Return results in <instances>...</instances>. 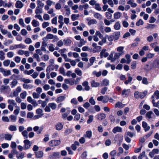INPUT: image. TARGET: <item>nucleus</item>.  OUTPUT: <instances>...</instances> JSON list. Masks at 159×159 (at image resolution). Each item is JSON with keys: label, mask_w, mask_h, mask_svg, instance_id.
<instances>
[{"label": "nucleus", "mask_w": 159, "mask_h": 159, "mask_svg": "<svg viewBox=\"0 0 159 159\" xmlns=\"http://www.w3.org/2000/svg\"><path fill=\"white\" fill-rule=\"evenodd\" d=\"M64 44L66 46H68L70 45L72 42L71 40L69 39H64L63 40Z\"/></svg>", "instance_id": "obj_23"}, {"label": "nucleus", "mask_w": 159, "mask_h": 159, "mask_svg": "<svg viewBox=\"0 0 159 159\" xmlns=\"http://www.w3.org/2000/svg\"><path fill=\"white\" fill-rule=\"evenodd\" d=\"M96 116L99 120H102L105 118L106 116L104 113H101L97 115Z\"/></svg>", "instance_id": "obj_7"}, {"label": "nucleus", "mask_w": 159, "mask_h": 159, "mask_svg": "<svg viewBox=\"0 0 159 159\" xmlns=\"http://www.w3.org/2000/svg\"><path fill=\"white\" fill-rule=\"evenodd\" d=\"M109 84V80L107 79H104L102 82V85L103 86H108Z\"/></svg>", "instance_id": "obj_24"}, {"label": "nucleus", "mask_w": 159, "mask_h": 159, "mask_svg": "<svg viewBox=\"0 0 159 159\" xmlns=\"http://www.w3.org/2000/svg\"><path fill=\"white\" fill-rule=\"evenodd\" d=\"M130 91V89H124L122 91V95L125 97L128 96L129 94Z\"/></svg>", "instance_id": "obj_6"}, {"label": "nucleus", "mask_w": 159, "mask_h": 159, "mask_svg": "<svg viewBox=\"0 0 159 159\" xmlns=\"http://www.w3.org/2000/svg\"><path fill=\"white\" fill-rule=\"evenodd\" d=\"M94 17L99 19V20H101L102 19V16L100 15V14L98 13H96L94 14Z\"/></svg>", "instance_id": "obj_43"}, {"label": "nucleus", "mask_w": 159, "mask_h": 159, "mask_svg": "<svg viewBox=\"0 0 159 159\" xmlns=\"http://www.w3.org/2000/svg\"><path fill=\"white\" fill-rule=\"evenodd\" d=\"M13 43V41L9 39L7 41H6L4 44L6 46H8L10 44Z\"/></svg>", "instance_id": "obj_61"}, {"label": "nucleus", "mask_w": 159, "mask_h": 159, "mask_svg": "<svg viewBox=\"0 0 159 159\" xmlns=\"http://www.w3.org/2000/svg\"><path fill=\"white\" fill-rule=\"evenodd\" d=\"M97 23V22L96 20L91 19L88 22V25L90 26L92 24H96Z\"/></svg>", "instance_id": "obj_33"}, {"label": "nucleus", "mask_w": 159, "mask_h": 159, "mask_svg": "<svg viewBox=\"0 0 159 159\" xmlns=\"http://www.w3.org/2000/svg\"><path fill=\"white\" fill-rule=\"evenodd\" d=\"M32 24L34 27H36L39 26V22L35 19L33 20Z\"/></svg>", "instance_id": "obj_29"}, {"label": "nucleus", "mask_w": 159, "mask_h": 159, "mask_svg": "<svg viewBox=\"0 0 159 159\" xmlns=\"http://www.w3.org/2000/svg\"><path fill=\"white\" fill-rule=\"evenodd\" d=\"M121 15V13L120 12H116L114 14V18L115 19H119Z\"/></svg>", "instance_id": "obj_25"}, {"label": "nucleus", "mask_w": 159, "mask_h": 159, "mask_svg": "<svg viewBox=\"0 0 159 159\" xmlns=\"http://www.w3.org/2000/svg\"><path fill=\"white\" fill-rule=\"evenodd\" d=\"M159 152V150L158 149H154L149 152V155L152 158L153 157L154 155L158 154Z\"/></svg>", "instance_id": "obj_8"}, {"label": "nucleus", "mask_w": 159, "mask_h": 159, "mask_svg": "<svg viewBox=\"0 0 159 159\" xmlns=\"http://www.w3.org/2000/svg\"><path fill=\"white\" fill-rule=\"evenodd\" d=\"M114 52L113 51L111 52V53L109 55V57L107 58L108 60H110L111 62H113L115 61H112V59H114V57H113V54Z\"/></svg>", "instance_id": "obj_36"}, {"label": "nucleus", "mask_w": 159, "mask_h": 159, "mask_svg": "<svg viewBox=\"0 0 159 159\" xmlns=\"http://www.w3.org/2000/svg\"><path fill=\"white\" fill-rule=\"evenodd\" d=\"M144 22L141 19H140L136 23V25L137 26H139L140 25H143Z\"/></svg>", "instance_id": "obj_49"}, {"label": "nucleus", "mask_w": 159, "mask_h": 159, "mask_svg": "<svg viewBox=\"0 0 159 159\" xmlns=\"http://www.w3.org/2000/svg\"><path fill=\"white\" fill-rule=\"evenodd\" d=\"M52 157L53 158H57L60 157V153L58 152H54L52 154Z\"/></svg>", "instance_id": "obj_28"}, {"label": "nucleus", "mask_w": 159, "mask_h": 159, "mask_svg": "<svg viewBox=\"0 0 159 159\" xmlns=\"http://www.w3.org/2000/svg\"><path fill=\"white\" fill-rule=\"evenodd\" d=\"M152 98L153 99H154L155 98L157 99H159V91L157 90L155 91L152 96Z\"/></svg>", "instance_id": "obj_14"}, {"label": "nucleus", "mask_w": 159, "mask_h": 159, "mask_svg": "<svg viewBox=\"0 0 159 159\" xmlns=\"http://www.w3.org/2000/svg\"><path fill=\"white\" fill-rule=\"evenodd\" d=\"M59 71L60 73L64 75H66V72L65 71L63 67H60Z\"/></svg>", "instance_id": "obj_53"}, {"label": "nucleus", "mask_w": 159, "mask_h": 159, "mask_svg": "<svg viewBox=\"0 0 159 159\" xmlns=\"http://www.w3.org/2000/svg\"><path fill=\"white\" fill-rule=\"evenodd\" d=\"M12 137V135L11 134H5V139L7 140H11Z\"/></svg>", "instance_id": "obj_38"}, {"label": "nucleus", "mask_w": 159, "mask_h": 159, "mask_svg": "<svg viewBox=\"0 0 159 159\" xmlns=\"http://www.w3.org/2000/svg\"><path fill=\"white\" fill-rule=\"evenodd\" d=\"M122 55L121 54L118 53V52H116L114 54V59H112V61H115L117 59L119 58Z\"/></svg>", "instance_id": "obj_31"}, {"label": "nucleus", "mask_w": 159, "mask_h": 159, "mask_svg": "<svg viewBox=\"0 0 159 159\" xmlns=\"http://www.w3.org/2000/svg\"><path fill=\"white\" fill-rule=\"evenodd\" d=\"M146 93L147 92H146L139 93L138 91H136L134 93V96L135 98H143L146 96Z\"/></svg>", "instance_id": "obj_2"}, {"label": "nucleus", "mask_w": 159, "mask_h": 159, "mask_svg": "<svg viewBox=\"0 0 159 159\" xmlns=\"http://www.w3.org/2000/svg\"><path fill=\"white\" fill-rule=\"evenodd\" d=\"M125 57L126 59V62L127 64H129L131 61L130 56L129 54H127L125 55Z\"/></svg>", "instance_id": "obj_40"}, {"label": "nucleus", "mask_w": 159, "mask_h": 159, "mask_svg": "<svg viewBox=\"0 0 159 159\" xmlns=\"http://www.w3.org/2000/svg\"><path fill=\"white\" fill-rule=\"evenodd\" d=\"M93 74L95 75L97 77H99L102 75V72L101 71L97 72L96 71H94L93 72Z\"/></svg>", "instance_id": "obj_58"}, {"label": "nucleus", "mask_w": 159, "mask_h": 159, "mask_svg": "<svg viewBox=\"0 0 159 159\" xmlns=\"http://www.w3.org/2000/svg\"><path fill=\"white\" fill-rule=\"evenodd\" d=\"M101 49V47L100 46H98L95 48H94L93 49V52L95 53L97 52H99L100 51Z\"/></svg>", "instance_id": "obj_37"}, {"label": "nucleus", "mask_w": 159, "mask_h": 159, "mask_svg": "<svg viewBox=\"0 0 159 159\" xmlns=\"http://www.w3.org/2000/svg\"><path fill=\"white\" fill-rule=\"evenodd\" d=\"M24 6L22 3L20 1L18 0L16 2L15 7L16 8H21Z\"/></svg>", "instance_id": "obj_11"}, {"label": "nucleus", "mask_w": 159, "mask_h": 159, "mask_svg": "<svg viewBox=\"0 0 159 159\" xmlns=\"http://www.w3.org/2000/svg\"><path fill=\"white\" fill-rule=\"evenodd\" d=\"M57 130H61L63 128V125L61 123H58L55 125Z\"/></svg>", "instance_id": "obj_21"}, {"label": "nucleus", "mask_w": 159, "mask_h": 159, "mask_svg": "<svg viewBox=\"0 0 159 159\" xmlns=\"http://www.w3.org/2000/svg\"><path fill=\"white\" fill-rule=\"evenodd\" d=\"M95 8L96 10L98 11H100L102 10V8L100 6L99 4L98 3H97V4L95 5Z\"/></svg>", "instance_id": "obj_59"}, {"label": "nucleus", "mask_w": 159, "mask_h": 159, "mask_svg": "<svg viewBox=\"0 0 159 159\" xmlns=\"http://www.w3.org/2000/svg\"><path fill=\"white\" fill-rule=\"evenodd\" d=\"M20 97L22 99H25L26 95V91H24L22 93L20 94Z\"/></svg>", "instance_id": "obj_64"}, {"label": "nucleus", "mask_w": 159, "mask_h": 159, "mask_svg": "<svg viewBox=\"0 0 159 159\" xmlns=\"http://www.w3.org/2000/svg\"><path fill=\"white\" fill-rule=\"evenodd\" d=\"M154 66L156 68H159V59H156L155 60L153 63Z\"/></svg>", "instance_id": "obj_45"}, {"label": "nucleus", "mask_w": 159, "mask_h": 159, "mask_svg": "<svg viewBox=\"0 0 159 159\" xmlns=\"http://www.w3.org/2000/svg\"><path fill=\"white\" fill-rule=\"evenodd\" d=\"M92 132L91 130L86 131L85 134H84V137L89 139H90L92 136Z\"/></svg>", "instance_id": "obj_9"}, {"label": "nucleus", "mask_w": 159, "mask_h": 159, "mask_svg": "<svg viewBox=\"0 0 159 159\" xmlns=\"http://www.w3.org/2000/svg\"><path fill=\"white\" fill-rule=\"evenodd\" d=\"M17 83L18 81L17 80L15 79H14L11 82V88H14L17 84Z\"/></svg>", "instance_id": "obj_47"}, {"label": "nucleus", "mask_w": 159, "mask_h": 159, "mask_svg": "<svg viewBox=\"0 0 159 159\" xmlns=\"http://www.w3.org/2000/svg\"><path fill=\"white\" fill-rule=\"evenodd\" d=\"M93 115H90L89 116V119L87 121L88 124L92 122L93 120Z\"/></svg>", "instance_id": "obj_52"}, {"label": "nucleus", "mask_w": 159, "mask_h": 159, "mask_svg": "<svg viewBox=\"0 0 159 159\" xmlns=\"http://www.w3.org/2000/svg\"><path fill=\"white\" fill-rule=\"evenodd\" d=\"M35 13L37 14H40L42 13V10L40 8V7L39 6H37L36 7L35 11Z\"/></svg>", "instance_id": "obj_48"}, {"label": "nucleus", "mask_w": 159, "mask_h": 159, "mask_svg": "<svg viewBox=\"0 0 159 159\" xmlns=\"http://www.w3.org/2000/svg\"><path fill=\"white\" fill-rule=\"evenodd\" d=\"M142 126L145 131H148L150 129V127L148 126L147 123L144 121L142 122Z\"/></svg>", "instance_id": "obj_12"}, {"label": "nucleus", "mask_w": 159, "mask_h": 159, "mask_svg": "<svg viewBox=\"0 0 159 159\" xmlns=\"http://www.w3.org/2000/svg\"><path fill=\"white\" fill-rule=\"evenodd\" d=\"M105 15L107 18L108 20L111 19L112 17V14L108 12H106L105 13Z\"/></svg>", "instance_id": "obj_57"}, {"label": "nucleus", "mask_w": 159, "mask_h": 159, "mask_svg": "<svg viewBox=\"0 0 159 159\" xmlns=\"http://www.w3.org/2000/svg\"><path fill=\"white\" fill-rule=\"evenodd\" d=\"M124 47L123 46H120L117 47L116 48L117 51L119 53L121 54V55H123L124 54Z\"/></svg>", "instance_id": "obj_16"}, {"label": "nucleus", "mask_w": 159, "mask_h": 159, "mask_svg": "<svg viewBox=\"0 0 159 159\" xmlns=\"http://www.w3.org/2000/svg\"><path fill=\"white\" fill-rule=\"evenodd\" d=\"M142 83L143 84L146 85H148L149 83L147 78L145 77L143 78L142 81Z\"/></svg>", "instance_id": "obj_46"}, {"label": "nucleus", "mask_w": 159, "mask_h": 159, "mask_svg": "<svg viewBox=\"0 0 159 159\" xmlns=\"http://www.w3.org/2000/svg\"><path fill=\"white\" fill-rule=\"evenodd\" d=\"M120 28V25L119 22H117L115 23L114 25V29L116 30H119Z\"/></svg>", "instance_id": "obj_34"}, {"label": "nucleus", "mask_w": 159, "mask_h": 159, "mask_svg": "<svg viewBox=\"0 0 159 159\" xmlns=\"http://www.w3.org/2000/svg\"><path fill=\"white\" fill-rule=\"evenodd\" d=\"M70 111H68L66 113H64L62 115V117L63 119H66L67 116L70 114Z\"/></svg>", "instance_id": "obj_44"}, {"label": "nucleus", "mask_w": 159, "mask_h": 159, "mask_svg": "<svg viewBox=\"0 0 159 159\" xmlns=\"http://www.w3.org/2000/svg\"><path fill=\"white\" fill-rule=\"evenodd\" d=\"M82 85L85 87V89L86 90H89L90 87L88 85V82L87 81H85L83 83Z\"/></svg>", "instance_id": "obj_30"}, {"label": "nucleus", "mask_w": 159, "mask_h": 159, "mask_svg": "<svg viewBox=\"0 0 159 159\" xmlns=\"http://www.w3.org/2000/svg\"><path fill=\"white\" fill-rule=\"evenodd\" d=\"M121 131V128L119 126L115 127L112 129V132L115 134H116L117 132H120Z\"/></svg>", "instance_id": "obj_15"}, {"label": "nucleus", "mask_w": 159, "mask_h": 159, "mask_svg": "<svg viewBox=\"0 0 159 159\" xmlns=\"http://www.w3.org/2000/svg\"><path fill=\"white\" fill-rule=\"evenodd\" d=\"M145 152L144 151L142 152L139 156L138 159H142L145 156Z\"/></svg>", "instance_id": "obj_62"}, {"label": "nucleus", "mask_w": 159, "mask_h": 159, "mask_svg": "<svg viewBox=\"0 0 159 159\" xmlns=\"http://www.w3.org/2000/svg\"><path fill=\"white\" fill-rule=\"evenodd\" d=\"M80 42L78 43V46L79 47H81L83 45H84L86 43V41H85L84 39H81Z\"/></svg>", "instance_id": "obj_27"}, {"label": "nucleus", "mask_w": 159, "mask_h": 159, "mask_svg": "<svg viewBox=\"0 0 159 159\" xmlns=\"http://www.w3.org/2000/svg\"><path fill=\"white\" fill-rule=\"evenodd\" d=\"M80 114L79 113L77 114L74 116V119L75 121H78L80 119Z\"/></svg>", "instance_id": "obj_60"}, {"label": "nucleus", "mask_w": 159, "mask_h": 159, "mask_svg": "<svg viewBox=\"0 0 159 159\" xmlns=\"http://www.w3.org/2000/svg\"><path fill=\"white\" fill-rule=\"evenodd\" d=\"M75 72L79 76H81L82 75V71L78 68L75 69Z\"/></svg>", "instance_id": "obj_39"}, {"label": "nucleus", "mask_w": 159, "mask_h": 159, "mask_svg": "<svg viewBox=\"0 0 159 159\" xmlns=\"http://www.w3.org/2000/svg\"><path fill=\"white\" fill-rule=\"evenodd\" d=\"M24 154L22 152H20L19 154L18 153L16 155V157L17 159H22L24 157Z\"/></svg>", "instance_id": "obj_35"}, {"label": "nucleus", "mask_w": 159, "mask_h": 159, "mask_svg": "<svg viewBox=\"0 0 159 159\" xmlns=\"http://www.w3.org/2000/svg\"><path fill=\"white\" fill-rule=\"evenodd\" d=\"M147 57L148 59H151L152 58L155 56V54L149 53L147 55Z\"/></svg>", "instance_id": "obj_54"}, {"label": "nucleus", "mask_w": 159, "mask_h": 159, "mask_svg": "<svg viewBox=\"0 0 159 159\" xmlns=\"http://www.w3.org/2000/svg\"><path fill=\"white\" fill-rule=\"evenodd\" d=\"M101 58H102L103 57H106L108 55V53L106 52V50L105 49H103L100 53V54Z\"/></svg>", "instance_id": "obj_4"}, {"label": "nucleus", "mask_w": 159, "mask_h": 159, "mask_svg": "<svg viewBox=\"0 0 159 159\" xmlns=\"http://www.w3.org/2000/svg\"><path fill=\"white\" fill-rule=\"evenodd\" d=\"M9 129L11 131H16L17 129L16 126L13 125H10L9 127Z\"/></svg>", "instance_id": "obj_55"}, {"label": "nucleus", "mask_w": 159, "mask_h": 159, "mask_svg": "<svg viewBox=\"0 0 159 159\" xmlns=\"http://www.w3.org/2000/svg\"><path fill=\"white\" fill-rule=\"evenodd\" d=\"M58 68V66L57 65H54L53 64H50V70H52L55 69L57 70Z\"/></svg>", "instance_id": "obj_41"}, {"label": "nucleus", "mask_w": 159, "mask_h": 159, "mask_svg": "<svg viewBox=\"0 0 159 159\" xmlns=\"http://www.w3.org/2000/svg\"><path fill=\"white\" fill-rule=\"evenodd\" d=\"M60 143V141L57 140H53L51 141L50 146H56Z\"/></svg>", "instance_id": "obj_10"}, {"label": "nucleus", "mask_w": 159, "mask_h": 159, "mask_svg": "<svg viewBox=\"0 0 159 159\" xmlns=\"http://www.w3.org/2000/svg\"><path fill=\"white\" fill-rule=\"evenodd\" d=\"M95 35L97 36H98L100 39L103 38V35L101 34L99 31H96L95 33Z\"/></svg>", "instance_id": "obj_51"}, {"label": "nucleus", "mask_w": 159, "mask_h": 159, "mask_svg": "<svg viewBox=\"0 0 159 159\" xmlns=\"http://www.w3.org/2000/svg\"><path fill=\"white\" fill-rule=\"evenodd\" d=\"M115 107L116 108L119 107L120 108H121L123 107V104L120 102H118L115 104Z\"/></svg>", "instance_id": "obj_50"}, {"label": "nucleus", "mask_w": 159, "mask_h": 159, "mask_svg": "<svg viewBox=\"0 0 159 159\" xmlns=\"http://www.w3.org/2000/svg\"><path fill=\"white\" fill-rule=\"evenodd\" d=\"M34 71V70L33 69H31L29 70L28 71H27L26 70H25L24 71V73L25 74H27L28 75H30L32 74Z\"/></svg>", "instance_id": "obj_56"}, {"label": "nucleus", "mask_w": 159, "mask_h": 159, "mask_svg": "<svg viewBox=\"0 0 159 159\" xmlns=\"http://www.w3.org/2000/svg\"><path fill=\"white\" fill-rule=\"evenodd\" d=\"M146 118L149 121L152 120L153 119L155 118V116L153 112L151 111L148 112L145 115Z\"/></svg>", "instance_id": "obj_1"}, {"label": "nucleus", "mask_w": 159, "mask_h": 159, "mask_svg": "<svg viewBox=\"0 0 159 159\" xmlns=\"http://www.w3.org/2000/svg\"><path fill=\"white\" fill-rule=\"evenodd\" d=\"M24 145L23 146V149L26 150L29 149L31 146V143L30 141L28 140L25 139L23 142Z\"/></svg>", "instance_id": "obj_3"}, {"label": "nucleus", "mask_w": 159, "mask_h": 159, "mask_svg": "<svg viewBox=\"0 0 159 159\" xmlns=\"http://www.w3.org/2000/svg\"><path fill=\"white\" fill-rule=\"evenodd\" d=\"M65 82L70 85H73L75 84V80L72 78L66 79L64 80Z\"/></svg>", "instance_id": "obj_5"}, {"label": "nucleus", "mask_w": 159, "mask_h": 159, "mask_svg": "<svg viewBox=\"0 0 159 159\" xmlns=\"http://www.w3.org/2000/svg\"><path fill=\"white\" fill-rule=\"evenodd\" d=\"M120 32H116L113 34L114 41L117 40L119 39L120 36Z\"/></svg>", "instance_id": "obj_19"}, {"label": "nucleus", "mask_w": 159, "mask_h": 159, "mask_svg": "<svg viewBox=\"0 0 159 159\" xmlns=\"http://www.w3.org/2000/svg\"><path fill=\"white\" fill-rule=\"evenodd\" d=\"M100 83L95 82V81L93 80L91 82V86L93 87H97L99 86Z\"/></svg>", "instance_id": "obj_20"}, {"label": "nucleus", "mask_w": 159, "mask_h": 159, "mask_svg": "<svg viewBox=\"0 0 159 159\" xmlns=\"http://www.w3.org/2000/svg\"><path fill=\"white\" fill-rule=\"evenodd\" d=\"M80 15L79 14H72L71 16V19L72 21H74L77 20L80 17Z\"/></svg>", "instance_id": "obj_17"}, {"label": "nucleus", "mask_w": 159, "mask_h": 159, "mask_svg": "<svg viewBox=\"0 0 159 159\" xmlns=\"http://www.w3.org/2000/svg\"><path fill=\"white\" fill-rule=\"evenodd\" d=\"M36 157L38 158H40L42 157L43 155V152L42 151H39L38 152H35Z\"/></svg>", "instance_id": "obj_22"}, {"label": "nucleus", "mask_w": 159, "mask_h": 159, "mask_svg": "<svg viewBox=\"0 0 159 159\" xmlns=\"http://www.w3.org/2000/svg\"><path fill=\"white\" fill-rule=\"evenodd\" d=\"M65 98L66 97L65 96H60L57 98L56 101L58 103L62 102L64 100Z\"/></svg>", "instance_id": "obj_26"}, {"label": "nucleus", "mask_w": 159, "mask_h": 159, "mask_svg": "<svg viewBox=\"0 0 159 159\" xmlns=\"http://www.w3.org/2000/svg\"><path fill=\"white\" fill-rule=\"evenodd\" d=\"M137 62L136 61H134L132 62L131 65V68L132 69H135L136 67Z\"/></svg>", "instance_id": "obj_32"}, {"label": "nucleus", "mask_w": 159, "mask_h": 159, "mask_svg": "<svg viewBox=\"0 0 159 159\" xmlns=\"http://www.w3.org/2000/svg\"><path fill=\"white\" fill-rule=\"evenodd\" d=\"M152 102L154 107L159 108V100L156 103L154 99H152Z\"/></svg>", "instance_id": "obj_42"}, {"label": "nucleus", "mask_w": 159, "mask_h": 159, "mask_svg": "<svg viewBox=\"0 0 159 159\" xmlns=\"http://www.w3.org/2000/svg\"><path fill=\"white\" fill-rule=\"evenodd\" d=\"M10 61L9 60H5L3 62V65L5 66H7L10 63Z\"/></svg>", "instance_id": "obj_63"}, {"label": "nucleus", "mask_w": 159, "mask_h": 159, "mask_svg": "<svg viewBox=\"0 0 159 159\" xmlns=\"http://www.w3.org/2000/svg\"><path fill=\"white\" fill-rule=\"evenodd\" d=\"M50 39H52L51 42L54 43L58 40V39L56 35H54L50 34Z\"/></svg>", "instance_id": "obj_13"}, {"label": "nucleus", "mask_w": 159, "mask_h": 159, "mask_svg": "<svg viewBox=\"0 0 159 159\" xmlns=\"http://www.w3.org/2000/svg\"><path fill=\"white\" fill-rule=\"evenodd\" d=\"M80 145L79 143L77 141H75L74 144H72L71 148L74 151L77 148V147Z\"/></svg>", "instance_id": "obj_18"}]
</instances>
